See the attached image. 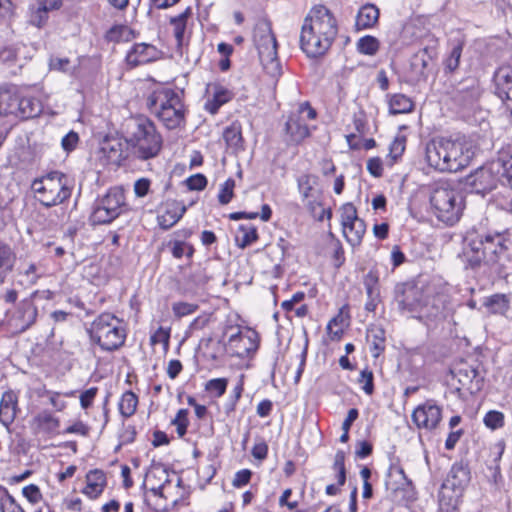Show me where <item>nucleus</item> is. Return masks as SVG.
<instances>
[{
	"instance_id": "obj_1",
	"label": "nucleus",
	"mask_w": 512,
	"mask_h": 512,
	"mask_svg": "<svg viewBox=\"0 0 512 512\" xmlns=\"http://www.w3.org/2000/svg\"><path fill=\"white\" fill-rule=\"evenodd\" d=\"M337 34L338 24L333 13L325 6H315L304 19L300 48L310 58L323 56L330 49Z\"/></svg>"
},
{
	"instance_id": "obj_2",
	"label": "nucleus",
	"mask_w": 512,
	"mask_h": 512,
	"mask_svg": "<svg viewBox=\"0 0 512 512\" xmlns=\"http://www.w3.org/2000/svg\"><path fill=\"white\" fill-rule=\"evenodd\" d=\"M509 244L508 237L503 233H480L472 228L466 232L464 237L462 258L471 268H477L483 262L496 264L508 250Z\"/></svg>"
},
{
	"instance_id": "obj_3",
	"label": "nucleus",
	"mask_w": 512,
	"mask_h": 512,
	"mask_svg": "<svg viewBox=\"0 0 512 512\" xmlns=\"http://www.w3.org/2000/svg\"><path fill=\"white\" fill-rule=\"evenodd\" d=\"M474 156L471 145L465 141L434 138L426 144L428 165L440 172H457L467 167Z\"/></svg>"
},
{
	"instance_id": "obj_4",
	"label": "nucleus",
	"mask_w": 512,
	"mask_h": 512,
	"mask_svg": "<svg viewBox=\"0 0 512 512\" xmlns=\"http://www.w3.org/2000/svg\"><path fill=\"white\" fill-rule=\"evenodd\" d=\"M147 107L168 129L185 124L186 109L181 95L171 88H160L147 98Z\"/></svg>"
},
{
	"instance_id": "obj_5",
	"label": "nucleus",
	"mask_w": 512,
	"mask_h": 512,
	"mask_svg": "<svg viewBox=\"0 0 512 512\" xmlns=\"http://www.w3.org/2000/svg\"><path fill=\"white\" fill-rule=\"evenodd\" d=\"M127 127V142L138 159L148 160L159 154L162 137L151 120L145 117L134 118L129 121Z\"/></svg>"
},
{
	"instance_id": "obj_6",
	"label": "nucleus",
	"mask_w": 512,
	"mask_h": 512,
	"mask_svg": "<svg viewBox=\"0 0 512 512\" xmlns=\"http://www.w3.org/2000/svg\"><path fill=\"white\" fill-rule=\"evenodd\" d=\"M73 187L72 179L60 171L49 172L31 184L38 201L45 207L64 203L71 197Z\"/></svg>"
},
{
	"instance_id": "obj_7",
	"label": "nucleus",
	"mask_w": 512,
	"mask_h": 512,
	"mask_svg": "<svg viewBox=\"0 0 512 512\" xmlns=\"http://www.w3.org/2000/svg\"><path fill=\"white\" fill-rule=\"evenodd\" d=\"M90 339L103 351H114L120 348L126 339V331L122 321L111 313L100 314L88 329Z\"/></svg>"
},
{
	"instance_id": "obj_8",
	"label": "nucleus",
	"mask_w": 512,
	"mask_h": 512,
	"mask_svg": "<svg viewBox=\"0 0 512 512\" xmlns=\"http://www.w3.org/2000/svg\"><path fill=\"white\" fill-rule=\"evenodd\" d=\"M430 202L438 219L449 225H453L460 219L464 209L461 192L447 182L436 184L432 190Z\"/></svg>"
},
{
	"instance_id": "obj_9",
	"label": "nucleus",
	"mask_w": 512,
	"mask_h": 512,
	"mask_svg": "<svg viewBox=\"0 0 512 512\" xmlns=\"http://www.w3.org/2000/svg\"><path fill=\"white\" fill-rule=\"evenodd\" d=\"M253 41L265 72L273 78L279 77L281 75V64L278 59L277 41L268 20L261 19L256 23Z\"/></svg>"
},
{
	"instance_id": "obj_10",
	"label": "nucleus",
	"mask_w": 512,
	"mask_h": 512,
	"mask_svg": "<svg viewBox=\"0 0 512 512\" xmlns=\"http://www.w3.org/2000/svg\"><path fill=\"white\" fill-rule=\"evenodd\" d=\"M125 196L121 189L111 188L100 198L92 211L90 221L93 225L111 223L122 212Z\"/></svg>"
},
{
	"instance_id": "obj_11",
	"label": "nucleus",
	"mask_w": 512,
	"mask_h": 512,
	"mask_svg": "<svg viewBox=\"0 0 512 512\" xmlns=\"http://www.w3.org/2000/svg\"><path fill=\"white\" fill-rule=\"evenodd\" d=\"M317 113L308 102H303L293 110L286 122L285 129L290 136V140L300 143L310 135L311 127L308 121L315 120Z\"/></svg>"
},
{
	"instance_id": "obj_12",
	"label": "nucleus",
	"mask_w": 512,
	"mask_h": 512,
	"mask_svg": "<svg viewBox=\"0 0 512 512\" xmlns=\"http://www.w3.org/2000/svg\"><path fill=\"white\" fill-rule=\"evenodd\" d=\"M342 232L351 246H358L362 242L366 231L365 222L357 215L355 206L344 204L340 209Z\"/></svg>"
},
{
	"instance_id": "obj_13",
	"label": "nucleus",
	"mask_w": 512,
	"mask_h": 512,
	"mask_svg": "<svg viewBox=\"0 0 512 512\" xmlns=\"http://www.w3.org/2000/svg\"><path fill=\"white\" fill-rule=\"evenodd\" d=\"M395 300L402 314L418 313L426 304L422 289L413 284L398 285Z\"/></svg>"
},
{
	"instance_id": "obj_14",
	"label": "nucleus",
	"mask_w": 512,
	"mask_h": 512,
	"mask_svg": "<svg viewBox=\"0 0 512 512\" xmlns=\"http://www.w3.org/2000/svg\"><path fill=\"white\" fill-rule=\"evenodd\" d=\"M411 417L418 429L432 431L441 422L442 408L434 400H427L413 410Z\"/></svg>"
},
{
	"instance_id": "obj_15",
	"label": "nucleus",
	"mask_w": 512,
	"mask_h": 512,
	"mask_svg": "<svg viewBox=\"0 0 512 512\" xmlns=\"http://www.w3.org/2000/svg\"><path fill=\"white\" fill-rule=\"evenodd\" d=\"M259 346L258 333L252 329L239 331L232 334L227 342V350L231 355L239 358H246L251 353L256 352Z\"/></svg>"
},
{
	"instance_id": "obj_16",
	"label": "nucleus",
	"mask_w": 512,
	"mask_h": 512,
	"mask_svg": "<svg viewBox=\"0 0 512 512\" xmlns=\"http://www.w3.org/2000/svg\"><path fill=\"white\" fill-rule=\"evenodd\" d=\"M499 164L492 161L486 166L477 169L468 177V184L477 193H486L496 188L500 176L498 173Z\"/></svg>"
},
{
	"instance_id": "obj_17",
	"label": "nucleus",
	"mask_w": 512,
	"mask_h": 512,
	"mask_svg": "<svg viewBox=\"0 0 512 512\" xmlns=\"http://www.w3.org/2000/svg\"><path fill=\"white\" fill-rule=\"evenodd\" d=\"M62 0H34L28 8V22L36 28H43L49 19V13L59 10Z\"/></svg>"
},
{
	"instance_id": "obj_18",
	"label": "nucleus",
	"mask_w": 512,
	"mask_h": 512,
	"mask_svg": "<svg viewBox=\"0 0 512 512\" xmlns=\"http://www.w3.org/2000/svg\"><path fill=\"white\" fill-rule=\"evenodd\" d=\"M496 94L505 103L512 116V68L501 66L494 75Z\"/></svg>"
},
{
	"instance_id": "obj_19",
	"label": "nucleus",
	"mask_w": 512,
	"mask_h": 512,
	"mask_svg": "<svg viewBox=\"0 0 512 512\" xmlns=\"http://www.w3.org/2000/svg\"><path fill=\"white\" fill-rule=\"evenodd\" d=\"M35 294L36 292L33 293L30 298L22 300L12 316L11 321L13 322L14 326L18 328L20 331L27 330L36 321L38 310L32 300V297Z\"/></svg>"
},
{
	"instance_id": "obj_20",
	"label": "nucleus",
	"mask_w": 512,
	"mask_h": 512,
	"mask_svg": "<svg viewBox=\"0 0 512 512\" xmlns=\"http://www.w3.org/2000/svg\"><path fill=\"white\" fill-rule=\"evenodd\" d=\"M207 100L205 102V110L211 114H216L219 108L229 102L233 93L221 85L220 83H210L206 88Z\"/></svg>"
},
{
	"instance_id": "obj_21",
	"label": "nucleus",
	"mask_w": 512,
	"mask_h": 512,
	"mask_svg": "<svg viewBox=\"0 0 512 512\" xmlns=\"http://www.w3.org/2000/svg\"><path fill=\"white\" fill-rule=\"evenodd\" d=\"M297 183L299 193L302 196L305 206L313 212L319 205L316 199L317 191L315 188L318 183V178L312 174H304L298 178Z\"/></svg>"
},
{
	"instance_id": "obj_22",
	"label": "nucleus",
	"mask_w": 512,
	"mask_h": 512,
	"mask_svg": "<svg viewBox=\"0 0 512 512\" xmlns=\"http://www.w3.org/2000/svg\"><path fill=\"white\" fill-rule=\"evenodd\" d=\"M158 55L159 51L155 46L147 43H137L127 53L126 60L128 64L138 66L156 60Z\"/></svg>"
},
{
	"instance_id": "obj_23",
	"label": "nucleus",
	"mask_w": 512,
	"mask_h": 512,
	"mask_svg": "<svg viewBox=\"0 0 512 512\" xmlns=\"http://www.w3.org/2000/svg\"><path fill=\"white\" fill-rule=\"evenodd\" d=\"M60 427L59 418L55 417L51 412L44 410L38 413L31 420V428L36 435H56Z\"/></svg>"
},
{
	"instance_id": "obj_24",
	"label": "nucleus",
	"mask_w": 512,
	"mask_h": 512,
	"mask_svg": "<svg viewBox=\"0 0 512 512\" xmlns=\"http://www.w3.org/2000/svg\"><path fill=\"white\" fill-rule=\"evenodd\" d=\"M18 411V395L12 390L5 391L0 400L1 424L6 428H9V426L14 422Z\"/></svg>"
},
{
	"instance_id": "obj_25",
	"label": "nucleus",
	"mask_w": 512,
	"mask_h": 512,
	"mask_svg": "<svg viewBox=\"0 0 512 512\" xmlns=\"http://www.w3.org/2000/svg\"><path fill=\"white\" fill-rule=\"evenodd\" d=\"M107 485L106 475L102 470H91L86 475V485L82 493L90 499L98 498Z\"/></svg>"
},
{
	"instance_id": "obj_26",
	"label": "nucleus",
	"mask_w": 512,
	"mask_h": 512,
	"mask_svg": "<svg viewBox=\"0 0 512 512\" xmlns=\"http://www.w3.org/2000/svg\"><path fill=\"white\" fill-rule=\"evenodd\" d=\"M168 472L163 467H153L146 475V483L150 485V491L154 495L165 496L167 485L169 484Z\"/></svg>"
},
{
	"instance_id": "obj_27",
	"label": "nucleus",
	"mask_w": 512,
	"mask_h": 512,
	"mask_svg": "<svg viewBox=\"0 0 512 512\" xmlns=\"http://www.w3.org/2000/svg\"><path fill=\"white\" fill-rule=\"evenodd\" d=\"M15 110V117L21 119L34 118L42 112V103L35 97H22L18 94V101H16Z\"/></svg>"
},
{
	"instance_id": "obj_28",
	"label": "nucleus",
	"mask_w": 512,
	"mask_h": 512,
	"mask_svg": "<svg viewBox=\"0 0 512 512\" xmlns=\"http://www.w3.org/2000/svg\"><path fill=\"white\" fill-rule=\"evenodd\" d=\"M98 155L104 165L119 164L122 160L120 142L117 140H104L98 150Z\"/></svg>"
},
{
	"instance_id": "obj_29",
	"label": "nucleus",
	"mask_w": 512,
	"mask_h": 512,
	"mask_svg": "<svg viewBox=\"0 0 512 512\" xmlns=\"http://www.w3.org/2000/svg\"><path fill=\"white\" fill-rule=\"evenodd\" d=\"M379 9L373 4H365L360 8L356 16L355 27L357 30L372 28L379 19Z\"/></svg>"
},
{
	"instance_id": "obj_30",
	"label": "nucleus",
	"mask_w": 512,
	"mask_h": 512,
	"mask_svg": "<svg viewBox=\"0 0 512 512\" xmlns=\"http://www.w3.org/2000/svg\"><path fill=\"white\" fill-rule=\"evenodd\" d=\"M185 211V206L176 203L169 205L166 211L158 216L160 227L163 229L171 228L182 218Z\"/></svg>"
},
{
	"instance_id": "obj_31",
	"label": "nucleus",
	"mask_w": 512,
	"mask_h": 512,
	"mask_svg": "<svg viewBox=\"0 0 512 512\" xmlns=\"http://www.w3.org/2000/svg\"><path fill=\"white\" fill-rule=\"evenodd\" d=\"M389 112L390 114L397 115V114H405L409 113L414 108L413 101L404 94H393L389 95Z\"/></svg>"
},
{
	"instance_id": "obj_32",
	"label": "nucleus",
	"mask_w": 512,
	"mask_h": 512,
	"mask_svg": "<svg viewBox=\"0 0 512 512\" xmlns=\"http://www.w3.org/2000/svg\"><path fill=\"white\" fill-rule=\"evenodd\" d=\"M18 93L11 89H0V117L14 116Z\"/></svg>"
},
{
	"instance_id": "obj_33",
	"label": "nucleus",
	"mask_w": 512,
	"mask_h": 512,
	"mask_svg": "<svg viewBox=\"0 0 512 512\" xmlns=\"http://www.w3.org/2000/svg\"><path fill=\"white\" fill-rule=\"evenodd\" d=\"M223 139L233 152H238L243 149V137L239 124L233 123L229 127H226L223 132Z\"/></svg>"
},
{
	"instance_id": "obj_34",
	"label": "nucleus",
	"mask_w": 512,
	"mask_h": 512,
	"mask_svg": "<svg viewBox=\"0 0 512 512\" xmlns=\"http://www.w3.org/2000/svg\"><path fill=\"white\" fill-rule=\"evenodd\" d=\"M452 373L462 387L467 389H472L473 381L478 375V371L468 364L459 365Z\"/></svg>"
},
{
	"instance_id": "obj_35",
	"label": "nucleus",
	"mask_w": 512,
	"mask_h": 512,
	"mask_svg": "<svg viewBox=\"0 0 512 512\" xmlns=\"http://www.w3.org/2000/svg\"><path fill=\"white\" fill-rule=\"evenodd\" d=\"M134 38V33L130 27L123 24L112 26L105 34L108 42H128Z\"/></svg>"
},
{
	"instance_id": "obj_36",
	"label": "nucleus",
	"mask_w": 512,
	"mask_h": 512,
	"mask_svg": "<svg viewBox=\"0 0 512 512\" xmlns=\"http://www.w3.org/2000/svg\"><path fill=\"white\" fill-rule=\"evenodd\" d=\"M16 261V255L12 248L0 241V275H6L13 270Z\"/></svg>"
},
{
	"instance_id": "obj_37",
	"label": "nucleus",
	"mask_w": 512,
	"mask_h": 512,
	"mask_svg": "<svg viewBox=\"0 0 512 512\" xmlns=\"http://www.w3.org/2000/svg\"><path fill=\"white\" fill-rule=\"evenodd\" d=\"M138 405V397L132 391H126L122 394L118 403L120 414L129 418L135 414Z\"/></svg>"
},
{
	"instance_id": "obj_38",
	"label": "nucleus",
	"mask_w": 512,
	"mask_h": 512,
	"mask_svg": "<svg viewBox=\"0 0 512 512\" xmlns=\"http://www.w3.org/2000/svg\"><path fill=\"white\" fill-rule=\"evenodd\" d=\"M190 14L191 10L190 8H187L184 12L180 13L176 17L171 18L170 20V24L173 27V34L178 46H181L183 43L187 18Z\"/></svg>"
},
{
	"instance_id": "obj_39",
	"label": "nucleus",
	"mask_w": 512,
	"mask_h": 512,
	"mask_svg": "<svg viewBox=\"0 0 512 512\" xmlns=\"http://www.w3.org/2000/svg\"><path fill=\"white\" fill-rule=\"evenodd\" d=\"M367 338L371 341L372 355L377 358L385 349V332L379 327L368 330Z\"/></svg>"
},
{
	"instance_id": "obj_40",
	"label": "nucleus",
	"mask_w": 512,
	"mask_h": 512,
	"mask_svg": "<svg viewBox=\"0 0 512 512\" xmlns=\"http://www.w3.org/2000/svg\"><path fill=\"white\" fill-rule=\"evenodd\" d=\"M379 48V40L371 35H366L359 38L356 43V49L362 55L374 56L379 51Z\"/></svg>"
},
{
	"instance_id": "obj_41",
	"label": "nucleus",
	"mask_w": 512,
	"mask_h": 512,
	"mask_svg": "<svg viewBox=\"0 0 512 512\" xmlns=\"http://www.w3.org/2000/svg\"><path fill=\"white\" fill-rule=\"evenodd\" d=\"M485 306L491 313L503 315L509 309V299L504 294H494L487 298Z\"/></svg>"
},
{
	"instance_id": "obj_42",
	"label": "nucleus",
	"mask_w": 512,
	"mask_h": 512,
	"mask_svg": "<svg viewBox=\"0 0 512 512\" xmlns=\"http://www.w3.org/2000/svg\"><path fill=\"white\" fill-rule=\"evenodd\" d=\"M481 90L476 81H472L469 86L459 91V101L464 106L473 105L480 97Z\"/></svg>"
},
{
	"instance_id": "obj_43",
	"label": "nucleus",
	"mask_w": 512,
	"mask_h": 512,
	"mask_svg": "<svg viewBox=\"0 0 512 512\" xmlns=\"http://www.w3.org/2000/svg\"><path fill=\"white\" fill-rule=\"evenodd\" d=\"M239 233L240 234H238L236 236V241L240 248H245V247L251 245L258 238L256 228L251 225H240Z\"/></svg>"
},
{
	"instance_id": "obj_44",
	"label": "nucleus",
	"mask_w": 512,
	"mask_h": 512,
	"mask_svg": "<svg viewBox=\"0 0 512 512\" xmlns=\"http://www.w3.org/2000/svg\"><path fill=\"white\" fill-rule=\"evenodd\" d=\"M347 325L344 317L339 314L332 318L327 325V334L331 340H338L341 338L344 332V328Z\"/></svg>"
},
{
	"instance_id": "obj_45",
	"label": "nucleus",
	"mask_w": 512,
	"mask_h": 512,
	"mask_svg": "<svg viewBox=\"0 0 512 512\" xmlns=\"http://www.w3.org/2000/svg\"><path fill=\"white\" fill-rule=\"evenodd\" d=\"M494 161L499 164L497 170L500 176V181L506 182L512 188V156L508 158L499 157Z\"/></svg>"
},
{
	"instance_id": "obj_46",
	"label": "nucleus",
	"mask_w": 512,
	"mask_h": 512,
	"mask_svg": "<svg viewBox=\"0 0 512 512\" xmlns=\"http://www.w3.org/2000/svg\"><path fill=\"white\" fill-rule=\"evenodd\" d=\"M19 275L23 276L25 282L30 285L36 284L41 276L37 264L33 262L22 263L19 267Z\"/></svg>"
},
{
	"instance_id": "obj_47",
	"label": "nucleus",
	"mask_w": 512,
	"mask_h": 512,
	"mask_svg": "<svg viewBox=\"0 0 512 512\" xmlns=\"http://www.w3.org/2000/svg\"><path fill=\"white\" fill-rule=\"evenodd\" d=\"M483 423L487 428L491 430H497L504 426L505 416L500 411L490 410L485 414L483 418Z\"/></svg>"
},
{
	"instance_id": "obj_48",
	"label": "nucleus",
	"mask_w": 512,
	"mask_h": 512,
	"mask_svg": "<svg viewBox=\"0 0 512 512\" xmlns=\"http://www.w3.org/2000/svg\"><path fill=\"white\" fill-rule=\"evenodd\" d=\"M228 380L226 378L210 379L205 384V390L214 397H221L227 389Z\"/></svg>"
},
{
	"instance_id": "obj_49",
	"label": "nucleus",
	"mask_w": 512,
	"mask_h": 512,
	"mask_svg": "<svg viewBox=\"0 0 512 512\" xmlns=\"http://www.w3.org/2000/svg\"><path fill=\"white\" fill-rule=\"evenodd\" d=\"M172 312L176 318H182L195 313L199 306L195 303L178 301L172 304Z\"/></svg>"
},
{
	"instance_id": "obj_50",
	"label": "nucleus",
	"mask_w": 512,
	"mask_h": 512,
	"mask_svg": "<svg viewBox=\"0 0 512 512\" xmlns=\"http://www.w3.org/2000/svg\"><path fill=\"white\" fill-rule=\"evenodd\" d=\"M1 512H25L23 508L16 502L15 498L4 489V495L0 498Z\"/></svg>"
},
{
	"instance_id": "obj_51",
	"label": "nucleus",
	"mask_w": 512,
	"mask_h": 512,
	"mask_svg": "<svg viewBox=\"0 0 512 512\" xmlns=\"http://www.w3.org/2000/svg\"><path fill=\"white\" fill-rule=\"evenodd\" d=\"M235 181L228 178L222 185L218 194V200L222 205L228 204L234 195Z\"/></svg>"
},
{
	"instance_id": "obj_52",
	"label": "nucleus",
	"mask_w": 512,
	"mask_h": 512,
	"mask_svg": "<svg viewBox=\"0 0 512 512\" xmlns=\"http://www.w3.org/2000/svg\"><path fill=\"white\" fill-rule=\"evenodd\" d=\"M172 425L176 426V430L179 437H183L186 434L188 421V410L180 409L175 418L171 421Z\"/></svg>"
},
{
	"instance_id": "obj_53",
	"label": "nucleus",
	"mask_w": 512,
	"mask_h": 512,
	"mask_svg": "<svg viewBox=\"0 0 512 512\" xmlns=\"http://www.w3.org/2000/svg\"><path fill=\"white\" fill-rule=\"evenodd\" d=\"M169 246L171 247L172 255L177 259L182 258L184 255L191 257L194 251L190 244L182 241L170 242Z\"/></svg>"
},
{
	"instance_id": "obj_54",
	"label": "nucleus",
	"mask_w": 512,
	"mask_h": 512,
	"mask_svg": "<svg viewBox=\"0 0 512 512\" xmlns=\"http://www.w3.org/2000/svg\"><path fill=\"white\" fill-rule=\"evenodd\" d=\"M374 376L373 372L369 369H363L360 372L358 383L361 385L362 390L367 394L371 395L374 391L373 384Z\"/></svg>"
},
{
	"instance_id": "obj_55",
	"label": "nucleus",
	"mask_w": 512,
	"mask_h": 512,
	"mask_svg": "<svg viewBox=\"0 0 512 512\" xmlns=\"http://www.w3.org/2000/svg\"><path fill=\"white\" fill-rule=\"evenodd\" d=\"M462 50H463L462 43H458L457 45H455L453 47L449 57L445 61L446 68L449 71L452 72L458 68L459 63H460V58L462 55Z\"/></svg>"
},
{
	"instance_id": "obj_56",
	"label": "nucleus",
	"mask_w": 512,
	"mask_h": 512,
	"mask_svg": "<svg viewBox=\"0 0 512 512\" xmlns=\"http://www.w3.org/2000/svg\"><path fill=\"white\" fill-rule=\"evenodd\" d=\"M390 478H395L398 481V485L393 487V489L397 490L400 488H404V486H411L412 482L407 478L405 472L402 467L395 466L390 469L389 473Z\"/></svg>"
},
{
	"instance_id": "obj_57",
	"label": "nucleus",
	"mask_w": 512,
	"mask_h": 512,
	"mask_svg": "<svg viewBox=\"0 0 512 512\" xmlns=\"http://www.w3.org/2000/svg\"><path fill=\"white\" fill-rule=\"evenodd\" d=\"M23 496L32 504H36L41 501L42 494L39 487L35 484H30L22 489Z\"/></svg>"
},
{
	"instance_id": "obj_58",
	"label": "nucleus",
	"mask_w": 512,
	"mask_h": 512,
	"mask_svg": "<svg viewBox=\"0 0 512 512\" xmlns=\"http://www.w3.org/2000/svg\"><path fill=\"white\" fill-rule=\"evenodd\" d=\"M405 150V140L401 138H395L389 147V157L392 159V164L397 161Z\"/></svg>"
},
{
	"instance_id": "obj_59",
	"label": "nucleus",
	"mask_w": 512,
	"mask_h": 512,
	"mask_svg": "<svg viewBox=\"0 0 512 512\" xmlns=\"http://www.w3.org/2000/svg\"><path fill=\"white\" fill-rule=\"evenodd\" d=\"M364 285L368 298H375L376 296H379L378 279L372 273H369L365 277Z\"/></svg>"
},
{
	"instance_id": "obj_60",
	"label": "nucleus",
	"mask_w": 512,
	"mask_h": 512,
	"mask_svg": "<svg viewBox=\"0 0 512 512\" xmlns=\"http://www.w3.org/2000/svg\"><path fill=\"white\" fill-rule=\"evenodd\" d=\"M79 142V136L76 132L70 131L61 140V146L66 152L73 151Z\"/></svg>"
},
{
	"instance_id": "obj_61",
	"label": "nucleus",
	"mask_w": 512,
	"mask_h": 512,
	"mask_svg": "<svg viewBox=\"0 0 512 512\" xmlns=\"http://www.w3.org/2000/svg\"><path fill=\"white\" fill-rule=\"evenodd\" d=\"M187 186L190 190H203L207 185V179L202 174H195L186 180Z\"/></svg>"
},
{
	"instance_id": "obj_62",
	"label": "nucleus",
	"mask_w": 512,
	"mask_h": 512,
	"mask_svg": "<svg viewBox=\"0 0 512 512\" xmlns=\"http://www.w3.org/2000/svg\"><path fill=\"white\" fill-rule=\"evenodd\" d=\"M170 339V333L167 329L163 327H159L150 337V342L152 345H156L159 343L168 346Z\"/></svg>"
},
{
	"instance_id": "obj_63",
	"label": "nucleus",
	"mask_w": 512,
	"mask_h": 512,
	"mask_svg": "<svg viewBox=\"0 0 512 512\" xmlns=\"http://www.w3.org/2000/svg\"><path fill=\"white\" fill-rule=\"evenodd\" d=\"M49 67L51 70L68 72L70 69V60L66 57H51L49 60Z\"/></svg>"
},
{
	"instance_id": "obj_64",
	"label": "nucleus",
	"mask_w": 512,
	"mask_h": 512,
	"mask_svg": "<svg viewBox=\"0 0 512 512\" xmlns=\"http://www.w3.org/2000/svg\"><path fill=\"white\" fill-rule=\"evenodd\" d=\"M151 181L148 178H140L134 183V193L137 197H145L150 191Z\"/></svg>"
}]
</instances>
